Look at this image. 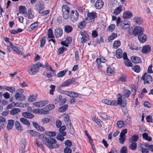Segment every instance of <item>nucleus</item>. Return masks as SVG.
Wrapping results in <instances>:
<instances>
[{
    "instance_id": "nucleus-1",
    "label": "nucleus",
    "mask_w": 153,
    "mask_h": 153,
    "mask_svg": "<svg viewBox=\"0 0 153 153\" xmlns=\"http://www.w3.org/2000/svg\"><path fill=\"white\" fill-rule=\"evenodd\" d=\"M44 144L47 147L51 149H56L59 146V145L56 143V141L54 138L49 137H47Z\"/></svg>"
},
{
    "instance_id": "nucleus-2",
    "label": "nucleus",
    "mask_w": 153,
    "mask_h": 153,
    "mask_svg": "<svg viewBox=\"0 0 153 153\" xmlns=\"http://www.w3.org/2000/svg\"><path fill=\"white\" fill-rule=\"evenodd\" d=\"M36 63L30 65L27 71L29 74L30 76H32L36 74L39 71Z\"/></svg>"
},
{
    "instance_id": "nucleus-3",
    "label": "nucleus",
    "mask_w": 153,
    "mask_h": 153,
    "mask_svg": "<svg viewBox=\"0 0 153 153\" xmlns=\"http://www.w3.org/2000/svg\"><path fill=\"white\" fill-rule=\"evenodd\" d=\"M23 92V90L22 89H20L16 90L14 96L15 99L18 101H21L25 100V97L22 94Z\"/></svg>"
},
{
    "instance_id": "nucleus-4",
    "label": "nucleus",
    "mask_w": 153,
    "mask_h": 153,
    "mask_svg": "<svg viewBox=\"0 0 153 153\" xmlns=\"http://www.w3.org/2000/svg\"><path fill=\"white\" fill-rule=\"evenodd\" d=\"M141 79L143 81L144 84H150L152 81V79L151 76L147 73H144L142 75Z\"/></svg>"
},
{
    "instance_id": "nucleus-5",
    "label": "nucleus",
    "mask_w": 153,
    "mask_h": 153,
    "mask_svg": "<svg viewBox=\"0 0 153 153\" xmlns=\"http://www.w3.org/2000/svg\"><path fill=\"white\" fill-rule=\"evenodd\" d=\"M82 37L80 40L81 43L83 44L89 40V36L87 32L84 30L81 31L80 32Z\"/></svg>"
},
{
    "instance_id": "nucleus-6",
    "label": "nucleus",
    "mask_w": 153,
    "mask_h": 153,
    "mask_svg": "<svg viewBox=\"0 0 153 153\" xmlns=\"http://www.w3.org/2000/svg\"><path fill=\"white\" fill-rule=\"evenodd\" d=\"M63 17L65 19H67L69 17V8L67 5H64L62 7Z\"/></svg>"
},
{
    "instance_id": "nucleus-7",
    "label": "nucleus",
    "mask_w": 153,
    "mask_h": 153,
    "mask_svg": "<svg viewBox=\"0 0 153 153\" xmlns=\"http://www.w3.org/2000/svg\"><path fill=\"white\" fill-rule=\"evenodd\" d=\"M78 13L76 10H72L71 12L70 18L72 22H74L76 21L78 19Z\"/></svg>"
},
{
    "instance_id": "nucleus-8",
    "label": "nucleus",
    "mask_w": 153,
    "mask_h": 153,
    "mask_svg": "<svg viewBox=\"0 0 153 153\" xmlns=\"http://www.w3.org/2000/svg\"><path fill=\"white\" fill-rule=\"evenodd\" d=\"M144 31V29L142 27L139 26H136L135 27L134 29L133 30L132 32V34L134 36H138L140 35L143 33Z\"/></svg>"
},
{
    "instance_id": "nucleus-9",
    "label": "nucleus",
    "mask_w": 153,
    "mask_h": 153,
    "mask_svg": "<svg viewBox=\"0 0 153 153\" xmlns=\"http://www.w3.org/2000/svg\"><path fill=\"white\" fill-rule=\"evenodd\" d=\"M97 17V13L95 12H92L90 13H88L87 19L89 22H93L94 19Z\"/></svg>"
},
{
    "instance_id": "nucleus-10",
    "label": "nucleus",
    "mask_w": 153,
    "mask_h": 153,
    "mask_svg": "<svg viewBox=\"0 0 153 153\" xmlns=\"http://www.w3.org/2000/svg\"><path fill=\"white\" fill-rule=\"evenodd\" d=\"M75 79L73 78L65 81L59 85V87H67L70 85L75 81Z\"/></svg>"
},
{
    "instance_id": "nucleus-11",
    "label": "nucleus",
    "mask_w": 153,
    "mask_h": 153,
    "mask_svg": "<svg viewBox=\"0 0 153 153\" xmlns=\"http://www.w3.org/2000/svg\"><path fill=\"white\" fill-rule=\"evenodd\" d=\"M102 102L106 104L112 106H115L117 105V101L116 100H110L107 99L102 100Z\"/></svg>"
},
{
    "instance_id": "nucleus-12",
    "label": "nucleus",
    "mask_w": 153,
    "mask_h": 153,
    "mask_svg": "<svg viewBox=\"0 0 153 153\" xmlns=\"http://www.w3.org/2000/svg\"><path fill=\"white\" fill-rule=\"evenodd\" d=\"M104 2L102 0H97L94 4V7L96 9H100L103 6Z\"/></svg>"
},
{
    "instance_id": "nucleus-13",
    "label": "nucleus",
    "mask_w": 153,
    "mask_h": 153,
    "mask_svg": "<svg viewBox=\"0 0 153 153\" xmlns=\"http://www.w3.org/2000/svg\"><path fill=\"white\" fill-rule=\"evenodd\" d=\"M120 26L123 29H126L129 27L130 23L128 21H122L120 23Z\"/></svg>"
},
{
    "instance_id": "nucleus-14",
    "label": "nucleus",
    "mask_w": 153,
    "mask_h": 153,
    "mask_svg": "<svg viewBox=\"0 0 153 153\" xmlns=\"http://www.w3.org/2000/svg\"><path fill=\"white\" fill-rule=\"evenodd\" d=\"M62 33V30L61 28H56L55 30L54 34L56 37H60Z\"/></svg>"
},
{
    "instance_id": "nucleus-15",
    "label": "nucleus",
    "mask_w": 153,
    "mask_h": 153,
    "mask_svg": "<svg viewBox=\"0 0 153 153\" xmlns=\"http://www.w3.org/2000/svg\"><path fill=\"white\" fill-rule=\"evenodd\" d=\"M151 49L149 46L148 45L143 46L141 50L142 52L145 54H147L151 51Z\"/></svg>"
},
{
    "instance_id": "nucleus-16",
    "label": "nucleus",
    "mask_w": 153,
    "mask_h": 153,
    "mask_svg": "<svg viewBox=\"0 0 153 153\" xmlns=\"http://www.w3.org/2000/svg\"><path fill=\"white\" fill-rule=\"evenodd\" d=\"M138 38L140 42L144 43L146 41L147 37L146 35L143 33L138 36Z\"/></svg>"
},
{
    "instance_id": "nucleus-17",
    "label": "nucleus",
    "mask_w": 153,
    "mask_h": 153,
    "mask_svg": "<svg viewBox=\"0 0 153 153\" xmlns=\"http://www.w3.org/2000/svg\"><path fill=\"white\" fill-rule=\"evenodd\" d=\"M133 16L132 14L129 11L124 12L123 14V17L124 19L130 18Z\"/></svg>"
},
{
    "instance_id": "nucleus-18",
    "label": "nucleus",
    "mask_w": 153,
    "mask_h": 153,
    "mask_svg": "<svg viewBox=\"0 0 153 153\" xmlns=\"http://www.w3.org/2000/svg\"><path fill=\"white\" fill-rule=\"evenodd\" d=\"M131 59L133 62L135 64L139 63L141 62L140 58L137 56H132L131 57Z\"/></svg>"
},
{
    "instance_id": "nucleus-19",
    "label": "nucleus",
    "mask_w": 153,
    "mask_h": 153,
    "mask_svg": "<svg viewBox=\"0 0 153 153\" xmlns=\"http://www.w3.org/2000/svg\"><path fill=\"white\" fill-rule=\"evenodd\" d=\"M15 126L16 129L18 131L22 132L23 131L22 127L20 123L18 121H16Z\"/></svg>"
},
{
    "instance_id": "nucleus-20",
    "label": "nucleus",
    "mask_w": 153,
    "mask_h": 153,
    "mask_svg": "<svg viewBox=\"0 0 153 153\" xmlns=\"http://www.w3.org/2000/svg\"><path fill=\"white\" fill-rule=\"evenodd\" d=\"M19 11L20 13L23 14L25 17H27V14L26 12L25 7L21 6L19 7Z\"/></svg>"
},
{
    "instance_id": "nucleus-21",
    "label": "nucleus",
    "mask_w": 153,
    "mask_h": 153,
    "mask_svg": "<svg viewBox=\"0 0 153 153\" xmlns=\"http://www.w3.org/2000/svg\"><path fill=\"white\" fill-rule=\"evenodd\" d=\"M36 10L38 11L39 13L41 14L42 12L44 10L45 6L43 4H38L36 6Z\"/></svg>"
},
{
    "instance_id": "nucleus-22",
    "label": "nucleus",
    "mask_w": 153,
    "mask_h": 153,
    "mask_svg": "<svg viewBox=\"0 0 153 153\" xmlns=\"http://www.w3.org/2000/svg\"><path fill=\"white\" fill-rule=\"evenodd\" d=\"M123 7L122 5H120L117 7L116 9L114 10L113 13L115 15H117L119 14L122 11L123 9Z\"/></svg>"
},
{
    "instance_id": "nucleus-23",
    "label": "nucleus",
    "mask_w": 153,
    "mask_h": 153,
    "mask_svg": "<svg viewBox=\"0 0 153 153\" xmlns=\"http://www.w3.org/2000/svg\"><path fill=\"white\" fill-rule=\"evenodd\" d=\"M23 117L28 119H32L34 117V115L31 113L27 112H24L22 113Z\"/></svg>"
},
{
    "instance_id": "nucleus-24",
    "label": "nucleus",
    "mask_w": 153,
    "mask_h": 153,
    "mask_svg": "<svg viewBox=\"0 0 153 153\" xmlns=\"http://www.w3.org/2000/svg\"><path fill=\"white\" fill-rule=\"evenodd\" d=\"M123 52L121 49L120 48L117 49L116 52V56L118 59H120L123 57Z\"/></svg>"
},
{
    "instance_id": "nucleus-25",
    "label": "nucleus",
    "mask_w": 153,
    "mask_h": 153,
    "mask_svg": "<svg viewBox=\"0 0 153 153\" xmlns=\"http://www.w3.org/2000/svg\"><path fill=\"white\" fill-rule=\"evenodd\" d=\"M39 23L38 22H35L31 24L28 27L29 31H31L36 28L38 26Z\"/></svg>"
},
{
    "instance_id": "nucleus-26",
    "label": "nucleus",
    "mask_w": 153,
    "mask_h": 153,
    "mask_svg": "<svg viewBox=\"0 0 153 153\" xmlns=\"http://www.w3.org/2000/svg\"><path fill=\"white\" fill-rule=\"evenodd\" d=\"M14 123V121L12 120H9L8 121V123L7 126V128L8 130H10L13 126Z\"/></svg>"
},
{
    "instance_id": "nucleus-27",
    "label": "nucleus",
    "mask_w": 153,
    "mask_h": 153,
    "mask_svg": "<svg viewBox=\"0 0 153 153\" xmlns=\"http://www.w3.org/2000/svg\"><path fill=\"white\" fill-rule=\"evenodd\" d=\"M40 114H46L49 113V111L46 106L40 109Z\"/></svg>"
},
{
    "instance_id": "nucleus-28",
    "label": "nucleus",
    "mask_w": 153,
    "mask_h": 153,
    "mask_svg": "<svg viewBox=\"0 0 153 153\" xmlns=\"http://www.w3.org/2000/svg\"><path fill=\"white\" fill-rule=\"evenodd\" d=\"M73 30L72 27L69 25H67L65 27L64 30L67 33H69L71 32Z\"/></svg>"
},
{
    "instance_id": "nucleus-29",
    "label": "nucleus",
    "mask_w": 153,
    "mask_h": 153,
    "mask_svg": "<svg viewBox=\"0 0 153 153\" xmlns=\"http://www.w3.org/2000/svg\"><path fill=\"white\" fill-rule=\"evenodd\" d=\"M20 121L23 124L25 125L29 126L30 125V122L27 119L24 118H21L20 119Z\"/></svg>"
},
{
    "instance_id": "nucleus-30",
    "label": "nucleus",
    "mask_w": 153,
    "mask_h": 153,
    "mask_svg": "<svg viewBox=\"0 0 153 153\" xmlns=\"http://www.w3.org/2000/svg\"><path fill=\"white\" fill-rule=\"evenodd\" d=\"M135 23L137 25H140L143 22L142 19L139 17H137L134 19Z\"/></svg>"
},
{
    "instance_id": "nucleus-31",
    "label": "nucleus",
    "mask_w": 153,
    "mask_h": 153,
    "mask_svg": "<svg viewBox=\"0 0 153 153\" xmlns=\"http://www.w3.org/2000/svg\"><path fill=\"white\" fill-rule=\"evenodd\" d=\"M10 46L11 48L14 51L16 52L17 53H18L19 55L22 54V53L21 51L20 50H19L17 47H16L13 44H11Z\"/></svg>"
},
{
    "instance_id": "nucleus-32",
    "label": "nucleus",
    "mask_w": 153,
    "mask_h": 153,
    "mask_svg": "<svg viewBox=\"0 0 153 153\" xmlns=\"http://www.w3.org/2000/svg\"><path fill=\"white\" fill-rule=\"evenodd\" d=\"M67 50V49L66 48L62 47L58 49V55H60L62 54L64 51H65Z\"/></svg>"
},
{
    "instance_id": "nucleus-33",
    "label": "nucleus",
    "mask_w": 153,
    "mask_h": 153,
    "mask_svg": "<svg viewBox=\"0 0 153 153\" xmlns=\"http://www.w3.org/2000/svg\"><path fill=\"white\" fill-rule=\"evenodd\" d=\"M27 14V16L28 18L29 19H33L34 17L33 12L31 11V9H29L28 10Z\"/></svg>"
},
{
    "instance_id": "nucleus-34",
    "label": "nucleus",
    "mask_w": 153,
    "mask_h": 153,
    "mask_svg": "<svg viewBox=\"0 0 153 153\" xmlns=\"http://www.w3.org/2000/svg\"><path fill=\"white\" fill-rule=\"evenodd\" d=\"M37 94H35V95H32L30 96L28 98V100L30 102H33L35 101L37 99Z\"/></svg>"
},
{
    "instance_id": "nucleus-35",
    "label": "nucleus",
    "mask_w": 153,
    "mask_h": 153,
    "mask_svg": "<svg viewBox=\"0 0 153 153\" xmlns=\"http://www.w3.org/2000/svg\"><path fill=\"white\" fill-rule=\"evenodd\" d=\"M131 143L129 145V148L132 150H134L137 148V144L135 142Z\"/></svg>"
},
{
    "instance_id": "nucleus-36",
    "label": "nucleus",
    "mask_w": 153,
    "mask_h": 153,
    "mask_svg": "<svg viewBox=\"0 0 153 153\" xmlns=\"http://www.w3.org/2000/svg\"><path fill=\"white\" fill-rule=\"evenodd\" d=\"M138 137L137 135H135L132 136L129 140L130 142H135L138 139Z\"/></svg>"
},
{
    "instance_id": "nucleus-37",
    "label": "nucleus",
    "mask_w": 153,
    "mask_h": 153,
    "mask_svg": "<svg viewBox=\"0 0 153 153\" xmlns=\"http://www.w3.org/2000/svg\"><path fill=\"white\" fill-rule=\"evenodd\" d=\"M27 133H29L32 136H36L39 134V133L37 132H36L33 130H28L27 131Z\"/></svg>"
},
{
    "instance_id": "nucleus-38",
    "label": "nucleus",
    "mask_w": 153,
    "mask_h": 153,
    "mask_svg": "<svg viewBox=\"0 0 153 153\" xmlns=\"http://www.w3.org/2000/svg\"><path fill=\"white\" fill-rule=\"evenodd\" d=\"M67 71L68 70H67L60 71L57 74V77L59 78L63 77Z\"/></svg>"
},
{
    "instance_id": "nucleus-39",
    "label": "nucleus",
    "mask_w": 153,
    "mask_h": 153,
    "mask_svg": "<svg viewBox=\"0 0 153 153\" xmlns=\"http://www.w3.org/2000/svg\"><path fill=\"white\" fill-rule=\"evenodd\" d=\"M67 126L70 133L71 134L73 135L74 133V131L73 126H72L71 123L69 124V125Z\"/></svg>"
},
{
    "instance_id": "nucleus-40",
    "label": "nucleus",
    "mask_w": 153,
    "mask_h": 153,
    "mask_svg": "<svg viewBox=\"0 0 153 153\" xmlns=\"http://www.w3.org/2000/svg\"><path fill=\"white\" fill-rule=\"evenodd\" d=\"M120 44V42L119 40L114 41L113 44V48H117L119 47Z\"/></svg>"
},
{
    "instance_id": "nucleus-41",
    "label": "nucleus",
    "mask_w": 153,
    "mask_h": 153,
    "mask_svg": "<svg viewBox=\"0 0 153 153\" xmlns=\"http://www.w3.org/2000/svg\"><path fill=\"white\" fill-rule=\"evenodd\" d=\"M107 72L109 75L111 76L114 73V68L108 67L107 69Z\"/></svg>"
},
{
    "instance_id": "nucleus-42",
    "label": "nucleus",
    "mask_w": 153,
    "mask_h": 153,
    "mask_svg": "<svg viewBox=\"0 0 153 153\" xmlns=\"http://www.w3.org/2000/svg\"><path fill=\"white\" fill-rule=\"evenodd\" d=\"M46 135L49 137H53L56 135V133L55 131H47L45 132Z\"/></svg>"
},
{
    "instance_id": "nucleus-43",
    "label": "nucleus",
    "mask_w": 153,
    "mask_h": 153,
    "mask_svg": "<svg viewBox=\"0 0 153 153\" xmlns=\"http://www.w3.org/2000/svg\"><path fill=\"white\" fill-rule=\"evenodd\" d=\"M35 143L38 147L40 148L42 150H44L43 144L41 142L39 141L38 140L36 139L35 141Z\"/></svg>"
},
{
    "instance_id": "nucleus-44",
    "label": "nucleus",
    "mask_w": 153,
    "mask_h": 153,
    "mask_svg": "<svg viewBox=\"0 0 153 153\" xmlns=\"http://www.w3.org/2000/svg\"><path fill=\"white\" fill-rule=\"evenodd\" d=\"M38 102L39 103V104L40 107H42L47 104L48 103V100H45Z\"/></svg>"
},
{
    "instance_id": "nucleus-45",
    "label": "nucleus",
    "mask_w": 153,
    "mask_h": 153,
    "mask_svg": "<svg viewBox=\"0 0 153 153\" xmlns=\"http://www.w3.org/2000/svg\"><path fill=\"white\" fill-rule=\"evenodd\" d=\"M38 137V138L40 140H42L44 144L45 141L47 138V137H45L43 134H39L37 135Z\"/></svg>"
},
{
    "instance_id": "nucleus-46",
    "label": "nucleus",
    "mask_w": 153,
    "mask_h": 153,
    "mask_svg": "<svg viewBox=\"0 0 153 153\" xmlns=\"http://www.w3.org/2000/svg\"><path fill=\"white\" fill-rule=\"evenodd\" d=\"M86 23L85 21L79 22L78 25V27L79 29L83 28L85 26Z\"/></svg>"
},
{
    "instance_id": "nucleus-47",
    "label": "nucleus",
    "mask_w": 153,
    "mask_h": 153,
    "mask_svg": "<svg viewBox=\"0 0 153 153\" xmlns=\"http://www.w3.org/2000/svg\"><path fill=\"white\" fill-rule=\"evenodd\" d=\"M5 89L6 90L9 91L12 93H13L15 91V88L13 87L7 86Z\"/></svg>"
},
{
    "instance_id": "nucleus-48",
    "label": "nucleus",
    "mask_w": 153,
    "mask_h": 153,
    "mask_svg": "<svg viewBox=\"0 0 153 153\" xmlns=\"http://www.w3.org/2000/svg\"><path fill=\"white\" fill-rule=\"evenodd\" d=\"M123 104H122L121 105V107H122V112H123L124 115L126 116H127L128 115V114L127 112L126 111H123V108H126L125 107L126 106V101H125L124 100L123 102Z\"/></svg>"
},
{
    "instance_id": "nucleus-49",
    "label": "nucleus",
    "mask_w": 153,
    "mask_h": 153,
    "mask_svg": "<svg viewBox=\"0 0 153 153\" xmlns=\"http://www.w3.org/2000/svg\"><path fill=\"white\" fill-rule=\"evenodd\" d=\"M125 65L128 67H131L133 66V64L129 60V59L125 60L124 62Z\"/></svg>"
},
{
    "instance_id": "nucleus-50",
    "label": "nucleus",
    "mask_w": 153,
    "mask_h": 153,
    "mask_svg": "<svg viewBox=\"0 0 153 153\" xmlns=\"http://www.w3.org/2000/svg\"><path fill=\"white\" fill-rule=\"evenodd\" d=\"M20 111V110L18 108H14L11 110L10 111V114L12 115L16 114Z\"/></svg>"
},
{
    "instance_id": "nucleus-51",
    "label": "nucleus",
    "mask_w": 153,
    "mask_h": 153,
    "mask_svg": "<svg viewBox=\"0 0 153 153\" xmlns=\"http://www.w3.org/2000/svg\"><path fill=\"white\" fill-rule=\"evenodd\" d=\"M123 96L126 97L128 98L130 94V91L129 90L126 89L123 91Z\"/></svg>"
},
{
    "instance_id": "nucleus-52",
    "label": "nucleus",
    "mask_w": 153,
    "mask_h": 153,
    "mask_svg": "<svg viewBox=\"0 0 153 153\" xmlns=\"http://www.w3.org/2000/svg\"><path fill=\"white\" fill-rule=\"evenodd\" d=\"M68 106L67 105H65L62 106L60 107L59 111L60 112H64L68 108Z\"/></svg>"
},
{
    "instance_id": "nucleus-53",
    "label": "nucleus",
    "mask_w": 153,
    "mask_h": 153,
    "mask_svg": "<svg viewBox=\"0 0 153 153\" xmlns=\"http://www.w3.org/2000/svg\"><path fill=\"white\" fill-rule=\"evenodd\" d=\"M117 126L119 128L124 127L125 123L122 121L119 120L117 121Z\"/></svg>"
},
{
    "instance_id": "nucleus-54",
    "label": "nucleus",
    "mask_w": 153,
    "mask_h": 153,
    "mask_svg": "<svg viewBox=\"0 0 153 153\" xmlns=\"http://www.w3.org/2000/svg\"><path fill=\"white\" fill-rule=\"evenodd\" d=\"M119 97H118L117 100V104L119 105H121L122 104V95L120 93L118 94Z\"/></svg>"
},
{
    "instance_id": "nucleus-55",
    "label": "nucleus",
    "mask_w": 153,
    "mask_h": 153,
    "mask_svg": "<svg viewBox=\"0 0 153 153\" xmlns=\"http://www.w3.org/2000/svg\"><path fill=\"white\" fill-rule=\"evenodd\" d=\"M64 120L67 125H69V124L71 123V121L69 118V116L68 115H66L64 118Z\"/></svg>"
},
{
    "instance_id": "nucleus-56",
    "label": "nucleus",
    "mask_w": 153,
    "mask_h": 153,
    "mask_svg": "<svg viewBox=\"0 0 153 153\" xmlns=\"http://www.w3.org/2000/svg\"><path fill=\"white\" fill-rule=\"evenodd\" d=\"M126 76L125 75L122 74L119 77V80L122 82H125L126 80Z\"/></svg>"
},
{
    "instance_id": "nucleus-57",
    "label": "nucleus",
    "mask_w": 153,
    "mask_h": 153,
    "mask_svg": "<svg viewBox=\"0 0 153 153\" xmlns=\"http://www.w3.org/2000/svg\"><path fill=\"white\" fill-rule=\"evenodd\" d=\"M132 69L135 72L139 73L140 71V67L138 65H136L132 68Z\"/></svg>"
},
{
    "instance_id": "nucleus-58",
    "label": "nucleus",
    "mask_w": 153,
    "mask_h": 153,
    "mask_svg": "<svg viewBox=\"0 0 153 153\" xmlns=\"http://www.w3.org/2000/svg\"><path fill=\"white\" fill-rule=\"evenodd\" d=\"M117 36V34L113 33L108 38V40L109 41H110L114 39Z\"/></svg>"
},
{
    "instance_id": "nucleus-59",
    "label": "nucleus",
    "mask_w": 153,
    "mask_h": 153,
    "mask_svg": "<svg viewBox=\"0 0 153 153\" xmlns=\"http://www.w3.org/2000/svg\"><path fill=\"white\" fill-rule=\"evenodd\" d=\"M45 37H43L41 40H40V47L41 48H42L45 45Z\"/></svg>"
},
{
    "instance_id": "nucleus-60",
    "label": "nucleus",
    "mask_w": 153,
    "mask_h": 153,
    "mask_svg": "<svg viewBox=\"0 0 153 153\" xmlns=\"http://www.w3.org/2000/svg\"><path fill=\"white\" fill-rule=\"evenodd\" d=\"M115 27L114 24H111L108 27L107 30L108 31L111 32L114 30Z\"/></svg>"
},
{
    "instance_id": "nucleus-61",
    "label": "nucleus",
    "mask_w": 153,
    "mask_h": 153,
    "mask_svg": "<svg viewBox=\"0 0 153 153\" xmlns=\"http://www.w3.org/2000/svg\"><path fill=\"white\" fill-rule=\"evenodd\" d=\"M146 122L149 123H152L153 122L152 117V115H150L147 116L146 118Z\"/></svg>"
},
{
    "instance_id": "nucleus-62",
    "label": "nucleus",
    "mask_w": 153,
    "mask_h": 153,
    "mask_svg": "<svg viewBox=\"0 0 153 153\" xmlns=\"http://www.w3.org/2000/svg\"><path fill=\"white\" fill-rule=\"evenodd\" d=\"M140 150L141 151V153H148L149 151L147 149L143 148L142 146L139 147Z\"/></svg>"
},
{
    "instance_id": "nucleus-63",
    "label": "nucleus",
    "mask_w": 153,
    "mask_h": 153,
    "mask_svg": "<svg viewBox=\"0 0 153 153\" xmlns=\"http://www.w3.org/2000/svg\"><path fill=\"white\" fill-rule=\"evenodd\" d=\"M65 144L67 147H69L71 146L72 143L70 140H68L65 142Z\"/></svg>"
},
{
    "instance_id": "nucleus-64",
    "label": "nucleus",
    "mask_w": 153,
    "mask_h": 153,
    "mask_svg": "<svg viewBox=\"0 0 153 153\" xmlns=\"http://www.w3.org/2000/svg\"><path fill=\"white\" fill-rule=\"evenodd\" d=\"M120 153H127V148L126 146L121 147L120 150Z\"/></svg>"
}]
</instances>
